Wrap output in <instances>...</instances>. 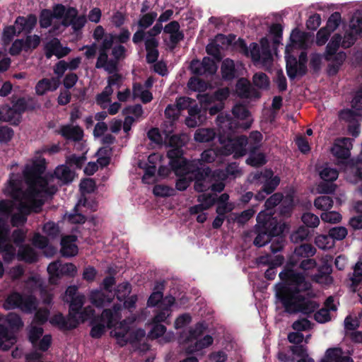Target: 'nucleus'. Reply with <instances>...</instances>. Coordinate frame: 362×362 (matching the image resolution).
<instances>
[{
    "label": "nucleus",
    "instance_id": "7",
    "mask_svg": "<svg viewBox=\"0 0 362 362\" xmlns=\"http://www.w3.org/2000/svg\"><path fill=\"white\" fill-rule=\"evenodd\" d=\"M184 169L180 170L181 175H189V180L195 179L194 189L197 192H203L206 186L203 184L204 176L209 175L211 170L209 168L200 167L199 160H182Z\"/></svg>",
    "mask_w": 362,
    "mask_h": 362
},
{
    "label": "nucleus",
    "instance_id": "50",
    "mask_svg": "<svg viewBox=\"0 0 362 362\" xmlns=\"http://www.w3.org/2000/svg\"><path fill=\"white\" fill-rule=\"evenodd\" d=\"M144 113V110L142 108V106L141 105H130L127 107H125L122 110V114L124 115H130L133 116L136 119H139L141 117L142 115Z\"/></svg>",
    "mask_w": 362,
    "mask_h": 362
},
{
    "label": "nucleus",
    "instance_id": "5",
    "mask_svg": "<svg viewBox=\"0 0 362 362\" xmlns=\"http://www.w3.org/2000/svg\"><path fill=\"white\" fill-rule=\"evenodd\" d=\"M257 225L255 228L256 237L253 243L257 247H262L271 240V238L280 233L277 221L271 213L260 211L257 216Z\"/></svg>",
    "mask_w": 362,
    "mask_h": 362
},
{
    "label": "nucleus",
    "instance_id": "62",
    "mask_svg": "<svg viewBox=\"0 0 362 362\" xmlns=\"http://www.w3.org/2000/svg\"><path fill=\"white\" fill-rule=\"evenodd\" d=\"M233 115L235 119H246L249 117V112L243 105H235L232 110Z\"/></svg>",
    "mask_w": 362,
    "mask_h": 362
},
{
    "label": "nucleus",
    "instance_id": "13",
    "mask_svg": "<svg viewBox=\"0 0 362 362\" xmlns=\"http://www.w3.org/2000/svg\"><path fill=\"white\" fill-rule=\"evenodd\" d=\"M49 281L56 284L57 279L63 275L74 276L77 272L76 266L72 263L62 264L61 261L53 262L47 267Z\"/></svg>",
    "mask_w": 362,
    "mask_h": 362
},
{
    "label": "nucleus",
    "instance_id": "22",
    "mask_svg": "<svg viewBox=\"0 0 362 362\" xmlns=\"http://www.w3.org/2000/svg\"><path fill=\"white\" fill-rule=\"evenodd\" d=\"M59 86L58 78L52 77L50 78H42L40 80L35 88V93L37 95H43L49 91L56 90Z\"/></svg>",
    "mask_w": 362,
    "mask_h": 362
},
{
    "label": "nucleus",
    "instance_id": "47",
    "mask_svg": "<svg viewBox=\"0 0 362 362\" xmlns=\"http://www.w3.org/2000/svg\"><path fill=\"white\" fill-rule=\"evenodd\" d=\"M341 21V14L339 12H334L328 18L327 25L325 28L329 32L332 33L339 26Z\"/></svg>",
    "mask_w": 362,
    "mask_h": 362
},
{
    "label": "nucleus",
    "instance_id": "6",
    "mask_svg": "<svg viewBox=\"0 0 362 362\" xmlns=\"http://www.w3.org/2000/svg\"><path fill=\"white\" fill-rule=\"evenodd\" d=\"M121 309L122 305L116 304L112 309H105L100 317L93 319L90 335L93 338L98 339L105 333V327L110 329L115 327L117 322L121 319Z\"/></svg>",
    "mask_w": 362,
    "mask_h": 362
},
{
    "label": "nucleus",
    "instance_id": "18",
    "mask_svg": "<svg viewBox=\"0 0 362 362\" xmlns=\"http://www.w3.org/2000/svg\"><path fill=\"white\" fill-rule=\"evenodd\" d=\"M45 56L47 59H50L53 55H55L57 58H62L66 56L70 49L66 47H62L59 40L57 38H54L48 42L45 47Z\"/></svg>",
    "mask_w": 362,
    "mask_h": 362
},
{
    "label": "nucleus",
    "instance_id": "53",
    "mask_svg": "<svg viewBox=\"0 0 362 362\" xmlns=\"http://www.w3.org/2000/svg\"><path fill=\"white\" fill-rule=\"evenodd\" d=\"M156 17L157 13L156 12L144 14L139 19L138 25L141 29H146L153 24Z\"/></svg>",
    "mask_w": 362,
    "mask_h": 362
},
{
    "label": "nucleus",
    "instance_id": "12",
    "mask_svg": "<svg viewBox=\"0 0 362 362\" xmlns=\"http://www.w3.org/2000/svg\"><path fill=\"white\" fill-rule=\"evenodd\" d=\"M251 181L257 185H263L264 192L267 194L272 193L280 182L278 176H274L271 170H264L252 175Z\"/></svg>",
    "mask_w": 362,
    "mask_h": 362
},
{
    "label": "nucleus",
    "instance_id": "17",
    "mask_svg": "<svg viewBox=\"0 0 362 362\" xmlns=\"http://www.w3.org/2000/svg\"><path fill=\"white\" fill-rule=\"evenodd\" d=\"M175 300V298L171 296H166L163 298L158 308V309L156 315L153 319V322L154 323H160L166 321L171 314L170 307L174 304Z\"/></svg>",
    "mask_w": 362,
    "mask_h": 362
},
{
    "label": "nucleus",
    "instance_id": "52",
    "mask_svg": "<svg viewBox=\"0 0 362 362\" xmlns=\"http://www.w3.org/2000/svg\"><path fill=\"white\" fill-rule=\"evenodd\" d=\"M301 219L303 223L309 228H316L320 224L318 216L310 212L303 214Z\"/></svg>",
    "mask_w": 362,
    "mask_h": 362
},
{
    "label": "nucleus",
    "instance_id": "43",
    "mask_svg": "<svg viewBox=\"0 0 362 362\" xmlns=\"http://www.w3.org/2000/svg\"><path fill=\"white\" fill-rule=\"evenodd\" d=\"M223 77L226 79H231L235 77V64L233 60L226 59L221 65Z\"/></svg>",
    "mask_w": 362,
    "mask_h": 362
},
{
    "label": "nucleus",
    "instance_id": "34",
    "mask_svg": "<svg viewBox=\"0 0 362 362\" xmlns=\"http://www.w3.org/2000/svg\"><path fill=\"white\" fill-rule=\"evenodd\" d=\"M17 257L19 260L25 261L28 263L35 262L37 259L36 251L29 245L21 247L17 253Z\"/></svg>",
    "mask_w": 362,
    "mask_h": 362
},
{
    "label": "nucleus",
    "instance_id": "31",
    "mask_svg": "<svg viewBox=\"0 0 362 362\" xmlns=\"http://www.w3.org/2000/svg\"><path fill=\"white\" fill-rule=\"evenodd\" d=\"M216 133L211 128H199L194 134V139L199 143H208L213 141L216 137Z\"/></svg>",
    "mask_w": 362,
    "mask_h": 362
},
{
    "label": "nucleus",
    "instance_id": "36",
    "mask_svg": "<svg viewBox=\"0 0 362 362\" xmlns=\"http://www.w3.org/2000/svg\"><path fill=\"white\" fill-rule=\"evenodd\" d=\"M182 154V151L181 148L178 147H173V148L168 152V157L169 158L172 160L177 159V160L174 161L175 163L173 164V166L175 167L176 173L179 175L182 174L180 170H183L184 169L182 160H187L186 159L181 158Z\"/></svg>",
    "mask_w": 362,
    "mask_h": 362
},
{
    "label": "nucleus",
    "instance_id": "8",
    "mask_svg": "<svg viewBox=\"0 0 362 362\" xmlns=\"http://www.w3.org/2000/svg\"><path fill=\"white\" fill-rule=\"evenodd\" d=\"M114 42L112 35H106L99 48V55L95 64V68L103 69L109 74L116 72L117 63L116 60L109 59L107 52L112 47Z\"/></svg>",
    "mask_w": 362,
    "mask_h": 362
},
{
    "label": "nucleus",
    "instance_id": "64",
    "mask_svg": "<svg viewBox=\"0 0 362 362\" xmlns=\"http://www.w3.org/2000/svg\"><path fill=\"white\" fill-rule=\"evenodd\" d=\"M43 231L50 238H55L59 235V227L52 222H48L44 225Z\"/></svg>",
    "mask_w": 362,
    "mask_h": 362
},
{
    "label": "nucleus",
    "instance_id": "51",
    "mask_svg": "<svg viewBox=\"0 0 362 362\" xmlns=\"http://www.w3.org/2000/svg\"><path fill=\"white\" fill-rule=\"evenodd\" d=\"M213 341V338L210 335H206L203 339L197 341L193 347L188 348L187 351L190 353L199 351L210 346Z\"/></svg>",
    "mask_w": 362,
    "mask_h": 362
},
{
    "label": "nucleus",
    "instance_id": "11",
    "mask_svg": "<svg viewBox=\"0 0 362 362\" xmlns=\"http://www.w3.org/2000/svg\"><path fill=\"white\" fill-rule=\"evenodd\" d=\"M10 229L5 221L0 218V252L4 253L5 262H11L15 257L16 248L10 243Z\"/></svg>",
    "mask_w": 362,
    "mask_h": 362
},
{
    "label": "nucleus",
    "instance_id": "56",
    "mask_svg": "<svg viewBox=\"0 0 362 362\" xmlns=\"http://www.w3.org/2000/svg\"><path fill=\"white\" fill-rule=\"evenodd\" d=\"M320 177L327 182H332L337 179L338 171L332 168H325L320 173Z\"/></svg>",
    "mask_w": 362,
    "mask_h": 362
},
{
    "label": "nucleus",
    "instance_id": "49",
    "mask_svg": "<svg viewBox=\"0 0 362 362\" xmlns=\"http://www.w3.org/2000/svg\"><path fill=\"white\" fill-rule=\"evenodd\" d=\"M72 320L70 319V313H69L68 317L65 319L62 314H57L51 318L50 322L54 325H57L63 328L66 329H74V327H71L69 325Z\"/></svg>",
    "mask_w": 362,
    "mask_h": 362
},
{
    "label": "nucleus",
    "instance_id": "26",
    "mask_svg": "<svg viewBox=\"0 0 362 362\" xmlns=\"http://www.w3.org/2000/svg\"><path fill=\"white\" fill-rule=\"evenodd\" d=\"M199 204L192 206L189 209L191 214H199L204 210L209 209L216 202V198L211 194H201L198 197Z\"/></svg>",
    "mask_w": 362,
    "mask_h": 362
},
{
    "label": "nucleus",
    "instance_id": "40",
    "mask_svg": "<svg viewBox=\"0 0 362 362\" xmlns=\"http://www.w3.org/2000/svg\"><path fill=\"white\" fill-rule=\"evenodd\" d=\"M251 85L250 82L245 79L240 78L236 85V91L241 98H248L251 96Z\"/></svg>",
    "mask_w": 362,
    "mask_h": 362
},
{
    "label": "nucleus",
    "instance_id": "28",
    "mask_svg": "<svg viewBox=\"0 0 362 362\" xmlns=\"http://www.w3.org/2000/svg\"><path fill=\"white\" fill-rule=\"evenodd\" d=\"M188 114L189 115L185 119V124L191 128L201 125L206 119V116L201 113V110L197 106L189 107Z\"/></svg>",
    "mask_w": 362,
    "mask_h": 362
},
{
    "label": "nucleus",
    "instance_id": "46",
    "mask_svg": "<svg viewBox=\"0 0 362 362\" xmlns=\"http://www.w3.org/2000/svg\"><path fill=\"white\" fill-rule=\"evenodd\" d=\"M310 232L308 228L304 226L299 227L291 235V240L294 243H298L307 239Z\"/></svg>",
    "mask_w": 362,
    "mask_h": 362
},
{
    "label": "nucleus",
    "instance_id": "32",
    "mask_svg": "<svg viewBox=\"0 0 362 362\" xmlns=\"http://www.w3.org/2000/svg\"><path fill=\"white\" fill-rule=\"evenodd\" d=\"M132 95L134 99L139 98L143 103H150L153 100L152 93L141 83H134Z\"/></svg>",
    "mask_w": 362,
    "mask_h": 362
},
{
    "label": "nucleus",
    "instance_id": "10",
    "mask_svg": "<svg viewBox=\"0 0 362 362\" xmlns=\"http://www.w3.org/2000/svg\"><path fill=\"white\" fill-rule=\"evenodd\" d=\"M357 39V36L346 30L344 37L340 34H334L326 47V59L331 60L332 56L336 53L339 46L343 48L351 47Z\"/></svg>",
    "mask_w": 362,
    "mask_h": 362
},
{
    "label": "nucleus",
    "instance_id": "29",
    "mask_svg": "<svg viewBox=\"0 0 362 362\" xmlns=\"http://www.w3.org/2000/svg\"><path fill=\"white\" fill-rule=\"evenodd\" d=\"M37 23V18L35 15H29L27 17L18 16L15 21V25L18 29V33L23 31L30 33Z\"/></svg>",
    "mask_w": 362,
    "mask_h": 362
},
{
    "label": "nucleus",
    "instance_id": "44",
    "mask_svg": "<svg viewBox=\"0 0 362 362\" xmlns=\"http://www.w3.org/2000/svg\"><path fill=\"white\" fill-rule=\"evenodd\" d=\"M16 342V337L11 332L0 333V349L6 351Z\"/></svg>",
    "mask_w": 362,
    "mask_h": 362
},
{
    "label": "nucleus",
    "instance_id": "59",
    "mask_svg": "<svg viewBox=\"0 0 362 362\" xmlns=\"http://www.w3.org/2000/svg\"><path fill=\"white\" fill-rule=\"evenodd\" d=\"M266 163L265 157L263 153H251L247 159V163L255 167L260 166Z\"/></svg>",
    "mask_w": 362,
    "mask_h": 362
},
{
    "label": "nucleus",
    "instance_id": "33",
    "mask_svg": "<svg viewBox=\"0 0 362 362\" xmlns=\"http://www.w3.org/2000/svg\"><path fill=\"white\" fill-rule=\"evenodd\" d=\"M54 175L57 179L64 184L70 183L73 181L75 173L66 165L58 166L54 170Z\"/></svg>",
    "mask_w": 362,
    "mask_h": 362
},
{
    "label": "nucleus",
    "instance_id": "48",
    "mask_svg": "<svg viewBox=\"0 0 362 362\" xmlns=\"http://www.w3.org/2000/svg\"><path fill=\"white\" fill-rule=\"evenodd\" d=\"M282 198L283 195L280 193H275L272 194L269 199H267L264 204L266 210L264 211H266L267 213H271L272 216L273 217V213L271 210L281 202Z\"/></svg>",
    "mask_w": 362,
    "mask_h": 362
},
{
    "label": "nucleus",
    "instance_id": "4",
    "mask_svg": "<svg viewBox=\"0 0 362 362\" xmlns=\"http://www.w3.org/2000/svg\"><path fill=\"white\" fill-rule=\"evenodd\" d=\"M262 140V135L259 132H251L249 139L245 136H240L233 139L228 138L227 141L223 136H220L219 142L222 146L218 150V153L225 156L234 153L235 157L243 156L246 153L247 144L255 150L259 148Z\"/></svg>",
    "mask_w": 362,
    "mask_h": 362
},
{
    "label": "nucleus",
    "instance_id": "45",
    "mask_svg": "<svg viewBox=\"0 0 362 362\" xmlns=\"http://www.w3.org/2000/svg\"><path fill=\"white\" fill-rule=\"evenodd\" d=\"M255 210L249 209L243 211L240 214H233L230 218H228V221L230 220L236 221L239 224L243 225L247 222L255 214Z\"/></svg>",
    "mask_w": 362,
    "mask_h": 362
},
{
    "label": "nucleus",
    "instance_id": "3",
    "mask_svg": "<svg viewBox=\"0 0 362 362\" xmlns=\"http://www.w3.org/2000/svg\"><path fill=\"white\" fill-rule=\"evenodd\" d=\"M63 300L69 304L70 319L72 320L69 327H76L80 323L92 319L95 310L88 305L82 309L86 298L84 294L78 291L76 286H69L63 296Z\"/></svg>",
    "mask_w": 362,
    "mask_h": 362
},
{
    "label": "nucleus",
    "instance_id": "16",
    "mask_svg": "<svg viewBox=\"0 0 362 362\" xmlns=\"http://www.w3.org/2000/svg\"><path fill=\"white\" fill-rule=\"evenodd\" d=\"M353 147L352 139L350 138L337 139L331 148L332 153L337 158L346 159L350 155Z\"/></svg>",
    "mask_w": 362,
    "mask_h": 362
},
{
    "label": "nucleus",
    "instance_id": "23",
    "mask_svg": "<svg viewBox=\"0 0 362 362\" xmlns=\"http://www.w3.org/2000/svg\"><path fill=\"white\" fill-rule=\"evenodd\" d=\"M290 39L291 41V45L286 46V54H288V53L292 49L293 47L304 49L307 46L308 35L305 33L295 29L292 31Z\"/></svg>",
    "mask_w": 362,
    "mask_h": 362
},
{
    "label": "nucleus",
    "instance_id": "19",
    "mask_svg": "<svg viewBox=\"0 0 362 362\" xmlns=\"http://www.w3.org/2000/svg\"><path fill=\"white\" fill-rule=\"evenodd\" d=\"M114 329L111 331V335L115 337L120 346H124L129 341V327L126 320H118Z\"/></svg>",
    "mask_w": 362,
    "mask_h": 362
},
{
    "label": "nucleus",
    "instance_id": "41",
    "mask_svg": "<svg viewBox=\"0 0 362 362\" xmlns=\"http://www.w3.org/2000/svg\"><path fill=\"white\" fill-rule=\"evenodd\" d=\"M253 84L259 89L267 90L269 88L270 81L266 74L256 73L252 77Z\"/></svg>",
    "mask_w": 362,
    "mask_h": 362
},
{
    "label": "nucleus",
    "instance_id": "38",
    "mask_svg": "<svg viewBox=\"0 0 362 362\" xmlns=\"http://www.w3.org/2000/svg\"><path fill=\"white\" fill-rule=\"evenodd\" d=\"M19 116L13 107L4 105L0 108V119L4 122H18Z\"/></svg>",
    "mask_w": 362,
    "mask_h": 362
},
{
    "label": "nucleus",
    "instance_id": "37",
    "mask_svg": "<svg viewBox=\"0 0 362 362\" xmlns=\"http://www.w3.org/2000/svg\"><path fill=\"white\" fill-rule=\"evenodd\" d=\"M180 111L175 105H168L165 110V117L170 119L169 127L163 129V132L167 135L173 132V122L177 120L180 116Z\"/></svg>",
    "mask_w": 362,
    "mask_h": 362
},
{
    "label": "nucleus",
    "instance_id": "39",
    "mask_svg": "<svg viewBox=\"0 0 362 362\" xmlns=\"http://www.w3.org/2000/svg\"><path fill=\"white\" fill-rule=\"evenodd\" d=\"M286 59L287 74L290 78H294L299 74V64L293 57L286 55Z\"/></svg>",
    "mask_w": 362,
    "mask_h": 362
},
{
    "label": "nucleus",
    "instance_id": "15",
    "mask_svg": "<svg viewBox=\"0 0 362 362\" xmlns=\"http://www.w3.org/2000/svg\"><path fill=\"white\" fill-rule=\"evenodd\" d=\"M216 124L218 126L220 131L223 134L222 135L220 132L219 136H223V139H225L226 141L228 138L230 139L228 136V134L230 133V132H233L238 127L242 126L235 119L232 118L229 115L223 113L218 115L216 118ZM220 137H218V139Z\"/></svg>",
    "mask_w": 362,
    "mask_h": 362
},
{
    "label": "nucleus",
    "instance_id": "63",
    "mask_svg": "<svg viewBox=\"0 0 362 362\" xmlns=\"http://www.w3.org/2000/svg\"><path fill=\"white\" fill-rule=\"evenodd\" d=\"M321 219L327 223H337L340 222L341 216L336 211L324 212L320 216Z\"/></svg>",
    "mask_w": 362,
    "mask_h": 362
},
{
    "label": "nucleus",
    "instance_id": "54",
    "mask_svg": "<svg viewBox=\"0 0 362 362\" xmlns=\"http://www.w3.org/2000/svg\"><path fill=\"white\" fill-rule=\"evenodd\" d=\"M188 88L193 91L202 92L206 89V83L200 78H191L187 83Z\"/></svg>",
    "mask_w": 362,
    "mask_h": 362
},
{
    "label": "nucleus",
    "instance_id": "2",
    "mask_svg": "<svg viewBox=\"0 0 362 362\" xmlns=\"http://www.w3.org/2000/svg\"><path fill=\"white\" fill-rule=\"evenodd\" d=\"M279 277L285 284L276 285V296L282 303L286 312L309 315L319 308L320 304L312 299L314 295L310 291V283L305 281L302 274L286 269L279 274Z\"/></svg>",
    "mask_w": 362,
    "mask_h": 362
},
{
    "label": "nucleus",
    "instance_id": "55",
    "mask_svg": "<svg viewBox=\"0 0 362 362\" xmlns=\"http://www.w3.org/2000/svg\"><path fill=\"white\" fill-rule=\"evenodd\" d=\"M19 34L20 33H18V29L16 25L8 26L4 30L2 40L5 45H8L10 43L14 36Z\"/></svg>",
    "mask_w": 362,
    "mask_h": 362
},
{
    "label": "nucleus",
    "instance_id": "42",
    "mask_svg": "<svg viewBox=\"0 0 362 362\" xmlns=\"http://www.w3.org/2000/svg\"><path fill=\"white\" fill-rule=\"evenodd\" d=\"M334 204V201L329 196H320L317 197L314 201V206L319 210L328 211Z\"/></svg>",
    "mask_w": 362,
    "mask_h": 362
},
{
    "label": "nucleus",
    "instance_id": "1",
    "mask_svg": "<svg viewBox=\"0 0 362 362\" xmlns=\"http://www.w3.org/2000/svg\"><path fill=\"white\" fill-rule=\"evenodd\" d=\"M43 168V160L33 167L28 166L23 171L25 181L28 185L25 191H22L23 180L19 175L12 173L4 193L11 196L18 202V205L13 201H0V216L8 218L11 216L13 226L23 225L27 216L32 211L38 212L45 199L57 192L54 185H49L47 181L40 176Z\"/></svg>",
    "mask_w": 362,
    "mask_h": 362
},
{
    "label": "nucleus",
    "instance_id": "25",
    "mask_svg": "<svg viewBox=\"0 0 362 362\" xmlns=\"http://www.w3.org/2000/svg\"><path fill=\"white\" fill-rule=\"evenodd\" d=\"M76 237L74 235H68L62 239L61 253L62 256L69 257L75 256L78 252V247L75 244Z\"/></svg>",
    "mask_w": 362,
    "mask_h": 362
},
{
    "label": "nucleus",
    "instance_id": "58",
    "mask_svg": "<svg viewBox=\"0 0 362 362\" xmlns=\"http://www.w3.org/2000/svg\"><path fill=\"white\" fill-rule=\"evenodd\" d=\"M347 235V230L345 227H334L329 230V235L332 239L341 240Z\"/></svg>",
    "mask_w": 362,
    "mask_h": 362
},
{
    "label": "nucleus",
    "instance_id": "35",
    "mask_svg": "<svg viewBox=\"0 0 362 362\" xmlns=\"http://www.w3.org/2000/svg\"><path fill=\"white\" fill-rule=\"evenodd\" d=\"M158 41L157 40L147 39L146 40V61L148 63H154L158 57Z\"/></svg>",
    "mask_w": 362,
    "mask_h": 362
},
{
    "label": "nucleus",
    "instance_id": "21",
    "mask_svg": "<svg viewBox=\"0 0 362 362\" xmlns=\"http://www.w3.org/2000/svg\"><path fill=\"white\" fill-rule=\"evenodd\" d=\"M114 295L102 290H93L90 292L89 299L93 305L98 308H103L110 304Z\"/></svg>",
    "mask_w": 362,
    "mask_h": 362
},
{
    "label": "nucleus",
    "instance_id": "61",
    "mask_svg": "<svg viewBox=\"0 0 362 362\" xmlns=\"http://www.w3.org/2000/svg\"><path fill=\"white\" fill-rule=\"evenodd\" d=\"M351 281L352 282V286L354 287L362 281V261L355 264Z\"/></svg>",
    "mask_w": 362,
    "mask_h": 362
},
{
    "label": "nucleus",
    "instance_id": "14",
    "mask_svg": "<svg viewBox=\"0 0 362 362\" xmlns=\"http://www.w3.org/2000/svg\"><path fill=\"white\" fill-rule=\"evenodd\" d=\"M43 329L40 327L31 326L29 329V340L32 343L34 348L39 349L42 351H47L52 341V337L49 334L45 335L39 341L38 340L42 336Z\"/></svg>",
    "mask_w": 362,
    "mask_h": 362
},
{
    "label": "nucleus",
    "instance_id": "9",
    "mask_svg": "<svg viewBox=\"0 0 362 362\" xmlns=\"http://www.w3.org/2000/svg\"><path fill=\"white\" fill-rule=\"evenodd\" d=\"M37 306V301L35 297L32 295L23 296L16 292L10 294L4 303V308L6 310L19 308L25 312H32Z\"/></svg>",
    "mask_w": 362,
    "mask_h": 362
},
{
    "label": "nucleus",
    "instance_id": "60",
    "mask_svg": "<svg viewBox=\"0 0 362 362\" xmlns=\"http://www.w3.org/2000/svg\"><path fill=\"white\" fill-rule=\"evenodd\" d=\"M131 293V285L127 282L119 284L117 287L115 294L117 298L122 301Z\"/></svg>",
    "mask_w": 362,
    "mask_h": 362
},
{
    "label": "nucleus",
    "instance_id": "27",
    "mask_svg": "<svg viewBox=\"0 0 362 362\" xmlns=\"http://www.w3.org/2000/svg\"><path fill=\"white\" fill-rule=\"evenodd\" d=\"M59 133L65 139L73 141H80L83 136V131L80 127L71 124L62 126Z\"/></svg>",
    "mask_w": 362,
    "mask_h": 362
},
{
    "label": "nucleus",
    "instance_id": "24",
    "mask_svg": "<svg viewBox=\"0 0 362 362\" xmlns=\"http://www.w3.org/2000/svg\"><path fill=\"white\" fill-rule=\"evenodd\" d=\"M320 362H354L349 356L344 355L340 348H329Z\"/></svg>",
    "mask_w": 362,
    "mask_h": 362
},
{
    "label": "nucleus",
    "instance_id": "57",
    "mask_svg": "<svg viewBox=\"0 0 362 362\" xmlns=\"http://www.w3.org/2000/svg\"><path fill=\"white\" fill-rule=\"evenodd\" d=\"M54 19L52 12L49 10H43L40 18V25L42 28H47L52 24Z\"/></svg>",
    "mask_w": 362,
    "mask_h": 362
},
{
    "label": "nucleus",
    "instance_id": "20",
    "mask_svg": "<svg viewBox=\"0 0 362 362\" xmlns=\"http://www.w3.org/2000/svg\"><path fill=\"white\" fill-rule=\"evenodd\" d=\"M316 249L310 244H302L297 247L290 258L289 264L292 266L296 265L300 258H308L313 256Z\"/></svg>",
    "mask_w": 362,
    "mask_h": 362
},
{
    "label": "nucleus",
    "instance_id": "30",
    "mask_svg": "<svg viewBox=\"0 0 362 362\" xmlns=\"http://www.w3.org/2000/svg\"><path fill=\"white\" fill-rule=\"evenodd\" d=\"M59 151V147L57 145H53L51 147H43V148H42V149H40V151L36 152L35 156L33 158L31 163L27 164L25 166V168H26L28 166L33 167V165H35L40 163V160H43V168L42 170V172L40 174V176L41 177H42V174L43 173L44 170L45 168V159L44 158L41 157V154L43 153H47V152L49 153H54L58 152ZM25 169V168H24V170Z\"/></svg>",
    "mask_w": 362,
    "mask_h": 362
}]
</instances>
